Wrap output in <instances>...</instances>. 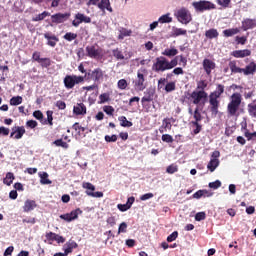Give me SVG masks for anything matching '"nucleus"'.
Segmentation results:
<instances>
[{"label":"nucleus","instance_id":"nucleus-14","mask_svg":"<svg viewBox=\"0 0 256 256\" xmlns=\"http://www.w3.org/2000/svg\"><path fill=\"white\" fill-rule=\"evenodd\" d=\"M75 19H76V20H73V21H72L73 27H79V24H80V23H91V17L86 16V15L83 14V13H77V14L75 15Z\"/></svg>","mask_w":256,"mask_h":256},{"label":"nucleus","instance_id":"nucleus-20","mask_svg":"<svg viewBox=\"0 0 256 256\" xmlns=\"http://www.w3.org/2000/svg\"><path fill=\"white\" fill-rule=\"evenodd\" d=\"M189 115H193L194 120L191 123H199L203 121V116L201 115V110H199V106H196L194 112L193 109L189 108L188 109Z\"/></svg>","mask_w":256,"mask_h":256},{"label":"nucleus","instance_id":"nucleus-9","mask_svg":"<svg viewBox=\"0 0 256 256\" xmlns=\"http://www.w3.org/2000/svg\"><path fill=\"white\" fill-rule=\"evenodd\" d=\"M192 5L194 9H196V11H199L200 13H203V11H211V9H216L215 4L207 0H200L198 2H193Z\"/></svg>","mask_w":256,"mask_h":256},{"label":"nucleus","instance_id":"nucleus-64","mask_svg":"<svg viewBox=\"0 0 256 256\" xmlns=\"http://www.w3.org/2000/svg\"><path fill=\"white\" fill-rule=\"evenodd\" d=\"M162 141L164 143H173V136H171L169 134H163L162 135Z\"/></svg>","mask_w":256,"mask_h":256},{"label":"nucleus","instance_id":"nucleus-33","mask_svg":"<svg viewBox=\"0 0 256 256\" xmlns=\"http://www.w3.org/2000/svg\"><path fill=\"white\" fill-rule=\"evenodd\" d=\"M256 100L253 103L248 104V114L252 117V119H256Z\"/></svg>","mask_w":256,"mask_h":256},{"label":"nucleus","instance_id":"nucleus-57","mask_svg":"<svg viewBox=\"0 0 256 256\" xmlns=\"http://www.w3.org/2000/svg\"><path fill=\"white\" fill-rule=\"evenodd\" d=\"M103 111L106 113V115L113 116V113H115V108H113V106H104Z\"/></svg>","mask_w":256,"mask_h":256},{"label":"nucleus","instance_id":"nucleus-35","mask_svg":"<svg viewBox=\"0 0 256 256\" xmlns=\"http://www.w3.org/2000/svg\"><path fill=\"white\" fill-rule=\"evenodd\" d=\"M158 23H173V18L170 13H167L159 17Z\"/></svg>","mask_w":256,"mask_h":256},{"label":"nucleus","instance_id":"nucleus-34","mask_svg":"<svg viewBox=\"0 0 256 256\" xmlns=\"http://www.w3.org/2000/svg\"><path fill=\"white\" fill-rule=\"evenodd\" d=\"M14 180H15V175L13 174V172H8V173L6 174V177H5L4 180H3V183H4L5 185L10 186V185L13 184V181H14Z\"/></svg>","mask_w":256,"mask_h":256},{"label":"nucleus","instance_id":"nucleus-21","mask_svg":"<svg viewBox=\"0 0 256 256\" xmlns=\"http://www.w3.org/2000/svg\"><path fill=\"white\" fill-rule=\"evenodd\" d=\"M256 20L251 18H246L242 21V29L243 31H249V29H255Z\"/></svg>","mask_w":256,"mask_h":256},{"label":"nucleus","instance_id":"nucleus-61","mask_svg":"<svg viewBox=\"0 0 256 256\" xmlns=\"http://www.w3.org/2000/svg\"><path fill=\"white\" fill-rule=\"evenodd\" d=\"M106 143H115L117 141V135L113 134L112 136L106 135L104 137Z\"/></svg>","mask_w":256,"mask_h":256},{"label":"nucleus","instance_id":"nucleus-44","mask_svg":"<svg viewBox=\"0 0 256 256\" xmlns=\"http://www.w3.org/2000/svg\"><path fill=\"white\" fill-rule=\"evenodd\" d=\"M82 187L83 189H86V191H89V193H93V191H95V185L90 182H83Z\"/></svg>","mask_w":256,"mask_h":256},{"label":"nucleus","instance_id":"nucleus-41","mask_svg":"<svg viewBox=\"0 0 256 256\" xmlns=\"http://www.w3.org/2000/svg\"><path fill=\"white\" fill-rule=\"evenodd\" d=\"M51 13L44 11L41 14L36 15L34 18H32V21L37 22V21H43L46 17H49Z\"/></svg>","mask_w":256,"mask_h":256},{"label":"nucleus","instance_id":"nucleus-32","mask_svg":"<svg viewBox=\"0 0 256 256\" xmlns=\"http://www.w3.org/2000/svg\"><path fill=\"white\" fill-rule=\"evenodd\" d=\"M219 163V159H211L207 165L208 171L213 173V171L219 167Z\"/></svg>","mask_w":256,"mask_h":256},{"label":"nucleus","instance_id":"nucleus-7","mask_svg":"<svg viewBox=\"0 0 256 256\" xmlns=\"http://www.w3.org/2000/svg\"><path fill=\"white\" fill-rule=\"evenodd\" d=\"M86 55L90 57V59H103L105 52L99 45L93 44L86 46Z\"/></svg>","mask_w":256,"mask_h":256},{"label":"nucleus","instance_id":"nucleus-12","mask_svg":"<svg viewBox=\"0 0 256 256\" xmlns=\"http://www.w3.org/2000/svg\"><path fill=\"white\" fill-rule=\"evenodd\" d=\"M155 99V89L154 88H148L146 91H144V96L141 99V103L144 109H147L146 103H151Z\"/></svg>","mask_w":256,"mask_h":256},{"label":"nucleus","instance_id":"nucleus-50","mask_svg":"<svg viewBox=\"0 0 256 256\" xmlns=\"http://www.w3.org/2000/svg\"><path fill=\"white\" fill-rule=\"evenodd\" d=\"M235 42L236 45H245L247 43V36H236Z\"/></svg>","mask_w":256,"mask_h":256},{"label":"nucleus","instance_id":"nucleus-23","mask_svg":"<svg viewBox=\"0 0 256 256\" xmlns=\"http://www.w3.org/2000/svg\"><path fill=\"white\" fill-rule=\"evenodd\" d=\"M44 38L47 39V45H49V47H55L57 43H59L58 37L55 35H51V33L49 32H46L44 34Z\"/></svg>","mask_w":256,"mask_h":256},{"label":"nucleus","instance_id":"nucleus-27","mask_svg":"<svg viewBox=\"0 0 256 256\" xmlns=\"http://www.w3.org/2000/svg\"><path fill=\"white\" fill-rule=\"evenodd\" d=\"M228 67L231 70L232 75L237 74V73H243V68H239L237 66V61L236 60L230 61L229 64H228Z\"/></svg>","mask_w":256,"mask_h":256},{"label":"nucleus","instance_id":"nucleus-13","mask_svg":"<svg viewBox=\"0 0 256 256\" xmlns=\"http://www.w3.org/2000/svg\"><path fill=\"white\" fill-rule=\"evenodd\" d=\"M69 17H71V13H56L51 16V21L59 25L60 23H65Z\"/></svg>","mask_w":256,"mask_h":256},{"label":"nucleus","instance_id":"nucleus-51","mask_svg":"<svg viewBox=\"0 0 256 256\" xmlns=\"http://www.w3.org/2000/svg\"><path fill=\"white\" fill-rule=\"evenodd\" d=\"M127 80L125 79H120L117 83V87L118 89H121V91H125V89H127Z\"/></svg>","mask_w":256,"mask_h":256},{"label":"nucleus","instance_id":"nucleus-15","mask_svg":"<svg viewBox=\"0 0 256 256\" xmlns=\"http://www.w3.org/2000/svg\"><path fill=\"white\" fill-rule=\"evenodd\" d=\"M171 121L172 123H175V119L173 117L163 119L162 125L159 128L160 133H166V131H171L173 127V125L171 124Z\"/></svg>","mask_w":256,"mask_h":256},{"label":"nucleus","instance_id":"nucleus-8","mask_svg":"<svg viewBox=\"0 0 256 256\" xmlns=\"http://www.w3.org/2000/svg\"><path fill=\"white\" fill-rule=\"evenodd\" d=\"M84 81H94V83H101L103 81V70L101 68H96L94 70H89L84 76Z\"/></svg>","mask_w":256,"mask_h":256},{"label":"nucleus","instance_id":"nucleus-59","mask_svg":"<svg viewBox=\"0 0 256 256\" xmlns=\"http://www.w3.org/2000/svg\"><path fill=\"white\" fill-rule=\"evenodd\" d=\"M121 233H127V223L122 222L118 227V235H121Z\"/></svg>","mask_w":256,"mask_h":256},{"label":"nucleus","instance_id":"nucleus-55","mask_svg":"<svg viewBox=\"0 0 256 256\" xmlns=\"http://www.w3.org/2000/svg\"><path fill=\"white\" fill-rule=\"evenodd\" d=\"M207 219V214L205 212H198L195 215V221H205Z\"/></svg>","mask_w":256,"mask_h":256},{"label":"nucleus","instance_id":"nucleus-5","mask_svg":"<svg viewBox=\"0 0 256 256\" xmlns=\"http://www.w3.org/2000/svg\"><path fill=\"white\" fill-rule=\"evenodd\" d=\"M64 87L68 91L71 89H75L76 85H81V83H85V77L77 76L75 74L66 75L63 79Z\"/></svg>","mask_w":256,"mask_h":256},{"label":"nucleus","instance_id":"nucleus-49","mask_svg":"<svg viewBox=\"0 0 256 256\" xmlns=\"http://www.w3.org/2000/svg\"><path fill=\"white\" fill-rule=\"evenodd\" d=\"M66 41H75L77 39V34L73 32H68L63 36Z\"/></svg>","mask_w":256,"mask_h":256},{"label":"nucleus","instance_id":"nucleus-38","mask_svg":"<svg viewBox=\"0 0 256 256\" xmlns=\"http://www.w3.org/2000/svg\"><path fill=\"white\" fill-rule=\"evenodd\" d=\"M21 103H23V97L21 96H13L11 99H10V105L12 107H15L17 105H21Z\"/></svg>","mask_w":256,"mask_h":256},{"label":"nucleus","instance_id":"nucleus-62","mask_svg":"<svg viewBox=\"0 0 256 256\" xmlns=\"http://www.w3.org/2000/svg\"><path fill=\"white\" fill-rule=\"evenodd\" d=\"M32 59H33V61H36V63H40V61L43 59V58H41V52L35 51L32 54Z\"/></svg>","mask_w":256,"mask_h":256},{"label":"nucleus","instance_id":"nucleus-6","mask_svg":"<svg viewBox=\"0 0 256 256\" xmlns=\"http://www.w3.org/2000/svg\"><path fill=\"white\" fill-rule=\"evenodd\" d=\"M147 69L141 68L137 71V77L134 80V87L137 91H145L147 88Z\"/></svg>","mask_w":256,"mask_h":256},{"label":"nucleus","instance_id":"nucleus-22","mask_svg":"<svg viewBox=\"0 0 256 256\" xmlns=\"http://www.w3.org/2000/svg\"><path fill=\"white\" fill-rule=\"evenodd\" d=\"M74 115H87V106L84 103H77L73 107Z\"/></svg>","mask_w":256,"mask_h":256},{"label":"nucleus","instance_id":"nucleus-63","mask_svg":"<svg viewBox=\"0 0 256 256\" xmlns=\"http://www.w3.org/2000/svg\"><path fill=\"white\" fill-rule=\"evenodd\" d=\"M208 187H210V189H219V187H221V181L216 180L214 182H210Z\"/></svg>","mask_w":256,"mask_h":256},{"label":"nucleus","instance_id":"nucleus-54","mask_svg":"<svg viewBox=\"0 0 256 256\" xmlns=\"http://www.w3.org/2000/svg\"><path fill=\"white\" fill-rule=\"evenodd\" d=\"M179 237V232L174 231L172 232L168 237H167V242L168 243H173Z\"/></svg>","mask_w":256,"mask_h":256},{"label":"nucleus","instance_id":"nucleus-25","mask_svg":"<svg viewBox=\"0 0 256 256\" xmlns=\"http://www.w3.org/2000/svg\"><path fill=\"white\" fill-rule=\"evenodd\" d=\"M242 73L244 75H253L256 73V63L250 62L245 68H242Z\"/></svg>","mask_w":256,"mask_h":256},{"label":"nucleus","instance_id":"nucleus-17","mask_svg":"<svg viewBox=\"0 0 256 256\" xmlns=\"http://www.w3.org/2000/svg\"><path fill=\"white\" fill-rule=\"evenodd\" d=\"M231 56L235 57V59H244V57H251V50H234L231 52Z\"/></svg>","mask_w":256,"mask_h":256},{"label":"nucleus","instance_id":"nucleus-3","mask_svg":"<svg viewBox=\"0 0 256 256\" xmlns=\"http://www.w3.org/2000/svg\"><path fill=\"white\" fill-rule=\"evenodd\" d=\"M208 97L209 95L206 91L194 90L191 93H186V96L181 98V102L185 103V99H187L188 101L193 103V105H197V107H199V105H205L207 103Z\"/></svg>","mask_w":256,"mask_h":256},{"label":"nucleus","instance_id":"nucleus-56","mask_svg":"<svg viewBox=\"0 0 256 256\" xmlns=\"http://www.w3.org/2000/svg\"><path fill=\"white\" fill-rule=\"evenodd\" d=\"M197 89L198 91H205V89H207V82H205V80H200L197 83Z\"/></svg>","mask_w":256,"mask_h":256},{"label":"nucleus","instance_id":"nucleus-26","mask_svg":"<svg viewBox=\"0 0 256 256\" xmlns=\"http://www.w3.org/2000/svg\"><path fill=\"white\" fill-rule=\"evenodd\" d=\"M37 207V202L35 200H26L23 206L24 213H29V211H33Z\"/></svg>","mask_w":256,"mask_h":256},{"label":"nucleus","instance_id":"nucleus-47","mask_svg":"<svg viewBox=\"0 0 256 256\" xmlns=\"http://www.w3.org/2000/svg\"><path fill=\"white\" fill-rule=\"evenodd\" d=\"M72 129H74V131H77V134L79 136H81V131H82V133H84V131L86 130L85 127L79 125V122L74 123L72 126Z\"/></svg>","mask_w":256,"mask_h":256},{"label":"nucleus","instance_id":"nucleus-53","mask_svg":"<svg viewBox=\"0 0 256 256\" xmlns=\"http://www.w3.org/2000/svg\"><path fill=\"white\" fill-rule=\"evenodd\" d=\"M176 85L175 82H169L165 86L166 93H171L172 91H175Z\"/></svg>","mask_w":256,"mask_h":256},{"label":"nucleus","instance_id":"nucleus-40","mask_svg":"<svg viewBox=\"0 0 256 256\" xmlns=\"http://www.w3.org/2000/svg\"><path fill=\"white\" fill-rule=\"evenodd\" d=\"M244 136L246 137L247 141H256V132H249L247 126H245Z\"/></svg>","mask_w":256,"mask_h":256},{"label":"nucleus","instance_id":"nucleus-28","mask_svg":"<svg viewBox=\"0 0 256 256\" xmlns=\"http://www.w3.org/2000/svg\"><path fill=\"white\" fill-rule=\"evenodd\" d=\"M179 50H177V48L173 47V48H166L163 52L162 55H164V57H169V59H171V57H175L176 55H178Z\"/></svg>","mask_w":256,"mask_h":256},{"label":"nucleus","instance_id":"nucleus-39","mask_svg":"<svg viewBox=\"0 0 256 256\" xmlns=\"http://www.w3.org/2000/svg\"><path fill=\"white\" fill-rule=\"evenodd\" d=\"M40 183L42 185H51V180H49V174L47 172H43L40 175Z\"/></svg>","mask_w":256,"mask_h":256},{"label":"nucleus","instance_id":"nucleus-42","mask_svg":"<svg viewBox=\"0 0 256 256\" xmlns=\"http://www.w3.org/2000/svg\"><path fill=\"white\" fill-rule=\"evenodd\" d=\"M53 145H56V147H62V149H69V144L63 139H57L53 142Z\"/></svg>","mask_w":256,"mask_h":256},{"label":"nucleus","instance_id":"nucleus-45","mask_svg":"<svg viewBox=\"0 0 256 256\" xmlns=\"http://www.w3.org/2000/svg\"><path fill=\"white\" fill-rule=\"evenodd\" d=\"M46 115H47V120L44 121V124L47 125V123H48V125H50L52 127V125H53V111L48 110L46 112Z\"/></svg>","mask_w":256,"mask_h":256},{"label":"nucleus","instance_id":"nucleus-43","mask_svg":"<svg viewBox=\"0 0 256 256\" xmlns=\"http://www.w3.org/2000/svg\"><path fill=\"white\" fill-rule=\"evenodd\" d=\"M180 35H187V30L183 28H173V37H180Z\"/></svg>","mask_w":256,"mask_h":256},{"label":"nucleus","instance_id":"nucleus-16","mask_svg":"<svg viewBox=\"0 0 256 256\" xmlns=\"http://www.w3.org/2000/svg\"><path fill=\"white\" fill-rule=\"evenodd\" d=\"M202 67L206 75H211V71L215 69L216 64L213 62V60L205 58L202 62Z\"/></svg>","mask_w":256,"mask_h":256},{"label":"nucleus","instance_id":"nucleus-37","mask_svg":"<svg viewBox=\"0 0 256 256\" xmlns=\"http://www.w3.org/2000/svg\"><path fill=\"white\" fill-rule=\"evenodd\" d=\"M52 63L53 61H51V58H42V60L39 62V65L42 67V69H49Z\"/></svg>","mask_w":256,"mask_h":256},{"label":"nucleus","instance_id":"nucleus-18","mask_svg":"<svg viewBox=\"0 0 256 256\" xmlns=\"http://www.w3.org/2000/svg\"><path fill=\"white\" fill-rule=\"evenodd\" d=\"M24 133H25V127L24 126H15L14 128H12V132L10 134V137L14 136V139H22Z\"/></svg>","mask_w":256,"mask_h":256},{"label":"nucleus","instance_id":"nucleus-2","mask_svg":"<svg viewBox=\"0 0 256 256\" xmlns=\"http://www.w3.org/2000/svg\"><path fill=\"white\" fill-rule=\"evenodd\" d=\"M225 93V86L223 84H218L216 90L211 92L208 96L210 111L212 115L219 114V107L221 106V95Z\"/></svg>","mask_w":256,"mask_h":256},{"label":"nucleus","instance_id":"nucleus-19","mask_svg":"<svg viewBox=\"0 0 256 256\" xmlns=\"http://www.w3.org/2000/svg\"><path fill=\"white\" fill-rule=\"evenodd\" d=\"M112 55L115 59H117V61H123V60H127V59H131V53H128V56H124L123 55V50L119 49V48H115L112 50Z\"/></svg>","mask_w":256,"mask_h":256},{"label":"nucleus","instance_id":"nucleus-36","mask_svg":"<svg viewBox=\"0 0 256 256\" xmlns=\"http://www.w3.org/2000/svg\"><path fill=\"white\" fill-rule=\"evenodd\" d=\"M118 121H120L121 127H133V122L127 120L125 116L118 117Z\"/></svg>","mask_w":256,"mask_h":256},{"label":"nucleus","instance_id":"nucleus-1","mask_svg":"<svg viewBox=\"0 0 256 256\" xmlns=\"http://www.w3.org/2000/svg\"><path fill=\"white\" fill-rule=\"evenodd\" d=\"M177 65H179L177 57L169 61L165 56H160L156 58V62L152 65V71H155V73H165V71L175 69Z\"/></svg>","mask_w":256,"mask_h":256},{"label":"nucleus","instance_id":"nucleus-30","mask_svg":"<svg viewBox=\"0 0 256 256\" xmlns=\"http://www.w3.org/2000/svg\"><path fill=\"white\" fill-rule=\"evenodd\" d=\"M222 33L225 37H233L238 35V33H241V30L239 28H229L224 30Z\"/></svg>","mask_w":256,"mask_h":256},{"label":"nucleus","instance_id":"nucleus-11","mask_svg":"<svg viewBox=\"0 0 256 256\" xmlns=\"http://www.w3.org/2000/svg\"><path fill=\"white\" fill-rule=\"evenodd\" d=\"M83 213V210L80 208H77L75 210H72L70 213L61 214L60 219L63 221H66L67 223H71V221H75V219H79V215Z\"/></svg>","mask_w":256,"mask_h":256},{"label":"nucleus","instance_id":"nucleus-46","mask_svg":"<svg viewBox=\"0 0 256 256\" xmlns=\"http://www.w3.org/2000/svg\"><path fill=\"white\" fill-rule=\"evenodd\" d=\"M179 171V167L175 164H171L166 168V173L169 175H173V173H177Z\"/></svg>","mask_w":256,"mask_h":256},{"label":"nucleus","instance_id":"nucleus-29","mask_svg":"<svg viewBox=\"0 0 256 256\" xmlns=\"http://www.w3.org/2000/svg\"><path fill=\"white\" fill-rule=\"evenodd\" d=\"M65 245L66 249L64 250V252H66V255H68L69 253H73V249H77V247H79L77 242L73 240L68 241Z\"/></svg>","mask_w":256,"mask_h":256},{"label":"nucleus","instance_id":"nucleus-10","mask_svg":"<svg viewBox=\"0 0 256 256\" xmlns=\"http://www.w3.org/2000/svg\"><path fill=\"white\" fill-rule=\"evenodd\" d=\"M176 17L180 23L183 25H187L191 23V14L189 13L188 9L182 8L177 11Z\"/></svg>","mask_w":256,"mask_h":256},{"label":"nucleus","instance_id":"nucleus-4","mask_svg":"<svg viewBox=\"0 0 256 256\" xmlns=\"http://www.w3.org/2000/svg\"><path fill=\"white\" fill-rule=\"evenodd\" d=\"M243 101V96L241 93L235 92L230 96V101L227 105L228 117H237L239 116V109Z\"/></svg>","mask_w":256,"mask_h":256},{"label":"nucleus","instance_id":"nucleus-48","mask_svg":"<svg viewBox=\"0 0 256 256\" xmlns=\"http://www.w3.org/2000/svg\"><path fill=\"white\" fill-rule=\"evenodd\" d=\"M99 103L103 105V103H107L108 101H111V98L109 96V93H103L99 96Z\"/></svg>","mask_w":256,"mask_h":256},{"label":"nucleus","instance_id":"nucleus-60","mask_svg":"<svg viewBox=\"0 0 256 256\" xmlns=\"http://www.w3.org/2000/svg\"><path fill=\"white\" fill-rule=\"evenodd\" d=\"M132 31L127 29H122L120 31L119 39H124V37H130Z\"/></svg>","mask_w":256,"mask_h":256},{"label":"nucleus","instance_id":"nucleus-52","mask_svg":"<svg viewBox=\"0 0 256 256\" xmlns=\"http://www.w3.org/2000/svg\"><path fill=\"white\" fill-rule=\"evenodd\" d=\"M191 125L196 127L193 130L194 135H199V133H201V129H203V126H201V124H199V122H191Z\"/></svg>","mask_w":256,"mask_h":256},{"label":"nucleus","instance_id":"nucleus-31","mask_svg":"<svg viewBox=\"0 0 256 256\" xmlns=\"http://www.w3.org/2000/svg\"><path fill=\"white\" fill-rule=\"evenodd\" d=\"M205 37L207 39H217L219 37V32L215 28H211L205 32Z\"/></svg>","mask_w":256,"mask_h":256},{"label":"nucleus","instance_id":"nucleus-24","mask_svg":"<svg viewBox=\"0 0 256 256\" xmlns=\"http://www.w3.org/2000/svg\"><path fill=\"white\" fill-rule=\"evenodd\" d=\"M98 9H101V11H109L110 13H113V7H111V2L109 0H101L100 3L97 4Z\"/></svg>","mask_w":256,"mask_h":256},{"label":"nucleus","instance_id":"nucleus-58","mask_svg":"<svg viewBox=\"0 0 256 256\" xmlns=\"http://www.w3.org/2000/svg\"><path fill=\"white\" fill-rule=\"evenodd\" d=\"M218 5H220V7H223L224 9H227V7H229V5H231V0H216Z\"/></svg>","mask_w":256,"mask_h":256}]
</instances>
